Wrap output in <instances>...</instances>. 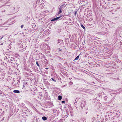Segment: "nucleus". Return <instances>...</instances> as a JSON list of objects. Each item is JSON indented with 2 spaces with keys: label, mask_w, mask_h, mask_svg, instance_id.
Wrapping results in <instances>:
<instances>
[{
  "label": "nucleus",
  "mask_w": 122,
  "mask_h": 122,
  "mask_svg": "<svg viewBox=\"0 0 122 122\" xmlns=\"http://www.w3.org/2000/svg\"><path fill=\"white\" fill-rule=\"evenodd\" d=\"M61 17H57L54 18L51 21H54V20H57L59 19Z\"/></svg>",
  "instance_id": "1"
},
{
  "label": "nucleus",
  "mask_w": 122,
  "mask_h": 122,
  "mask_svg": "<svg viewBox=\"0 0 122 122\" xmlns=\"http://www.w3.org/2000/svg\"><path fill=\"white\" fill-rule=\"evenodd\" d=\"M13 92L15 93H20V91L18 90H15L13 91Z\"/></svg>",
  "instance_id": "2"
},
{
  "label": "nucleus",
  "mask_w": 122,
  "mask_h": 122,
  "mask_svg": "<svg viewBox=\"0 0 122 122\" xmlns=\"http://www.w3.org/2000/svg\"><path fill=\"white\" fill-rule=\"evenodd\" d=\"M42 119L44 120H46L47 119V118L45 117H43L42 118Z\"/></svg>",
  "instance_id": "3"
},
{
  "label": "nucleus",
  "mask_w": 122,
  "mask_h": 122,
  "mask_svg": "<svg viewBox=\"0 0 122 122\" xmlns=\"http://www.w3.org/2000/svg\"><path fill=\"white\" fill-rule=\"evenodd\" d=\"M58 100H60L61 99L62 97L61 96H58Z\"/></svg>",
  "instance_id": "4"
},
{
  "label": "nucleus",
  "mask_w": 122,
  "mask_h": 122,
  "mask_svg": "<svg viewBox=\"0 0 122 122\" xmlns=\"http://www.w3.org/2000/svg\"><path fill=\"white\" fill-rule=\"evenodd\" d=\"M59 11L58 13V14H59L62 12V10H59Z\"/></svg>",
  "instance_id": "5"
},
{
  "label": "nucleus",
  "mask_w": 122,
  "mask_h": 122,
  "mask_svg": "<svg viewBox=\"0 0 122 122\" xmlns=\"http://www.w3.org/2000/svg\"><path fill=\"white\" fill-rule=\"evenodd\" d=\"M63 5L61 6L60 7L59 10H61V9H62V8H63Z\"/></svg>",
  "instance_id": "6"
},
{
  "label": "nucleus",
  "mask_w": 122,
  "mask_h": 122,
  "mask_svg": "<svg viewBox=\"0 0 122 122\" xmlns=\"http://www.w3.org/2000/svg\"><path fill=\"white\" fill-rule=\"evenodd\" d=\"M79 57V56H78L75 59V60H77L78 59Z\"/></svg>",
  "instance_id": "7"
},
{
  "label": "nucleus",
  "mask_w": 122,
  "mask_h": 122,
  "mask_svg": "<svg viewBox=\"0 0 122 122\" xmlns=\"http://www.w3.org/2000/svg\"><path fill=\"white\" fill-rule=\"evenodd\" d=\"M81 26L83 28V29H85V27L82 25H81Z\"/></svg>",
  "instance_id": "8"
},
{
  "label": "nucleus",
  "mask_w": 122,
  "mask_h": 122,
  "mask_svg": "<svg viewBox=\"0 0 122 122\" xmlns=\"http://www.w3.org/2000/svg\"><path fill=\"white\" fill-rule=\"evenodd\" d=\"M77 11H76L75 12V13H74V14H75V15H76V14H77Z\"/></svg>",
  "instance_id": "9"
},
{
  "label": "nucleus",
  "mask_w": 122,
  "mask_h": 122,
  "mask_svg": "<svg viewBox=\"0 0 122 122\" xmlns=\"http://www.w3.org/2000/svg\"><path fill=\"white\" fill-rule=\"evenodd\" d=\"M36 64L38 66H39V65L38 62H36Z\"/></svg>",
  "instance_id": "10"
},
{
  "label": "nucleus",
  "mask_w": 122,
  "mask_h": 122,
  "mask_svg": "<svg viewBox=\"0 0 122 122\" xmlns=\"http://www.w3.org/2000/svg\"><path fill=\"white\" fill-rule=\"evenodd\" d=\"M71 122H76L74 120H71Z\"/></svg>",
  "instance_id": "11"
},
{
  "label": "nucleus",
  "mask_w": 122,
  "mask_h": 122,
  "mask_svg": "<svg viewBox=\"0 0 122 122\" xmlns=\"http://www.w3.org/2000/svg\"><path fill=\"white\" fill-rule=\"evenodd\" d=\"M23 27V25H22L21 26V28H22Z\"/></svg>",
  "instance_id": "12"
},
{
  "label": "nucleus",
  "mask_w": 122,
  "mask_h": 122,
  "mask_svg": "<svg viewBox=\"0 0 122 122\" xmlns=\"http://www.w3.org/2000/svg\"><path fill=\"white\" fill-rule=\"evenodd\" d=\"M51 79H52V80L53 81H55L54 79H53V78H51Z\"/></svg>",
  "instance_id": "13"
},
{
  "label": "nucleus",
  "mask_w": 122,
  "mask_h": 122,
  "mask_svg": "<svg viewBox=\"0 0 122 122\" xmlns=\"http://www.w3.org/2000/svg\"><path fill=\"white\" fill-rule=\"evenodd\" d=\"M65 102V101H62V103H64Z\"/></svg>",
  "instance_id": "14"
},
{
  "label": "nucleus",
  "mask_w": 122,
  "mask_h": 122,
  "mask_svg": "<svg viewBox=\"0 0 122 122\" xmlns=\"http://www.w3.org/2000/svg\"><path fill=\"white\" fill-rule=\"evenodd\" d=\"M94 119H95V118L94 117H93L92 118L93 120H94Z\"/></svg>",
  "instance_id": "15"
},
{
  "label": "nucleus",
  "mask_w": 122,
  "mask_h": 122,
  "mask_svg": "<svg viewBox=\"0 0 122 122\" xmlns=\"http://www.w3.org/2000/svg\"><path fill=\"white\" fill-rule=\"evenodd\" d=\"M46 69H48V68H46Z\"/></svg>",
  "instance_id": "16"
}]
</instances>
